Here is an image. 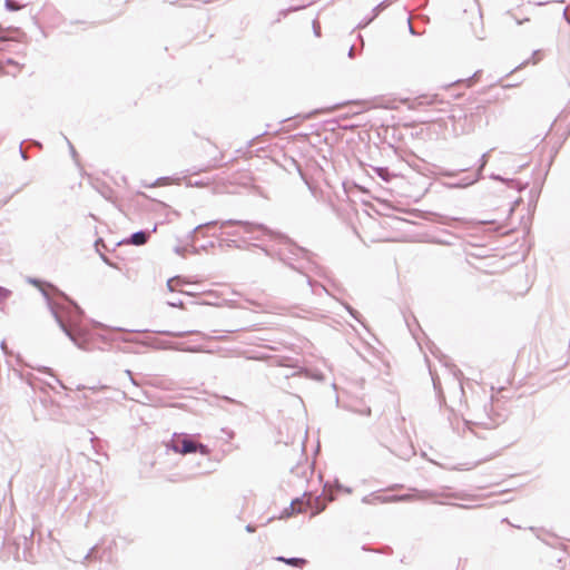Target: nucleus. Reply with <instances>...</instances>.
<instances>
[{"instance_id": "nucleus-7", "label": "nucleus", "mask_w": 570, "mask_h": 570, "mask_svg": "<svg viewBox=\"0 0 570 570\" xmlns=\"http://www.w3.org/2000/svg\"><path fill=\"white\" fill-rule=\"evenodd\" d=\"M374 171L376 173V175L379 177H381L383 180L385 181H390L394 175H392L387 168H384V167H375L374 168Z\"/></svg>"}, {"instance_id": "nucleus-3", "label": "nucleus", "mask_w": 570, "mask_h": 570, "mask_svg": "<svg viewBox=\"0 0 570 570\" xmlns=\"http://www.w3.org/2000/svg\"><path fill=\"white\" fill-rule=\"evenodd\" d=\"M21 70L22 65L13 61L12 59L0 61V76H17Z\"/></svg>"}, {"instance_id": "nucleus-4", "label": "nucleus", "mask_w": 570, "mask_h": 570, "mask_svg": "<svg viewBox=\"0 0 570 570\" xmlns=\"http://www.w3.org/2000/svg\"><path fill=\"white\" fill-rule=\"evenodd\" d=\"M276 560L281 561V562H284V563L288 564V566H292V567H297V568H303L307 563V560L303 559V558H289V559H286V558H283V557H278Z\"/></svg>"}, {"instance_id": "nucleus-8", "label": "nucleus", "mask_w": 570, "mask_h": 570, "mask_svg": "<svg viewBox=\"0 0 570 570\" xmlns=\"http://www.w3.org/2000/svg\"><path fill=\"white\" fill-rule=\"evenodd\" d=\"M18 30L17 29H13V28H2L0 26V40L1 41H7V40H14L16 38L14 37H11L9 36L10 33L12 32H17Z\"/></svg>"}, {"instance_id": "nucleus-13", "label": "nucleus", "mask_w": 570, "mask_h": 570, "mask_svg": "<svg viewBox=\"0 0 570 570\" xmlns=\"http://www.w3.org/2000/svg\"><path fill=\"white\" fill-rule=\"evenodd\" d=\"M173 282H174V279H169L167 283L170 291H173Z\"/></svg>"}, {"instance_id": "nucleus-12", "label": "nucleus", "mask_w": 570, "mask_h": 570, "mask_svg": "<svg viewBox=\"0 0 570 570\" xmlns=\"http://www.w3.org/2000/svg\"><path fill=\"white\" fill-rule=\"evenodd\" d=\"M7 7L11 8V9H17V7H14L10 0L7 1Z\"/></svg>"}, {"instance_id": "nucleus-6", "label": "nucleus", "mask_w": 570, "mask_h": 570, "mask_svg": "<svg viewBox=\"0 0 570 570\" xmlns=\"http://www.w3.org/2000/svg\"><path fill=\"white\" fill-rule=\"evenodd\" d=\"M148 235L144 232H137L131 235L129 243L136 246H140L147 243Z\"/></svg>"}, {"instance_id": "nucleus-10", "label": "nucleus", "mask_w": 570, "mask_h": 570, "mask_svg": "<svg viewBox=\"0 0 570 570\" xmlns=\"http://www.w3.org/2000/svg\"><path fill=\"white\" fill-rule=\"evenodd\" d=\"M194 331H181V332H173V333H169L170 335L173 336H177V337H181V336H185V335H188V334H193Z\"/></svg>"}, {"instance_id": "nucleus-5", "label": "nucleus", "mask_w": 570, "mask_h": 570, "mask_svg": "<svg viewBox=\"0 0 570 570\" xmlns=\"http://www.w3.org/2000/svg\"><path fill=\"white\" fill-rule=\"evenodd\" d=\"M325 508H326V504L324 503V501L321 498H318V497L313 498L312 507H309L312 517L321 513L322 511L325 510Z\"/></svg>"}, {"instance_id": "nucleus-14", "label": "nucleus", "mask_w": 570, "mask_h": 570, "mask_svg": "<svg viewBox=\"0 0 570 570\" xmlns=\"http://www.w3.org/2000/svg\"><path fill=\"white\" fill-rule=\"evenodd\" d=\"M8 69H9L10 71H14V68H13V67H8Z\"/></svg>"}, {"instance_id": "nucleus-1", "label": "nucleus", "mask_w": 570, "mask_h": 570, "mask_svg": "<svg viewBox=\"0 0 570 570\" xmlns=\"http://www.w3.org/2000/svg\"><path fill=\"white\" fill-rule=\"evenodd\" d=\"M312 503L313 497L304 494L302 498L293 500L289 507L283 511L281 518H289L298 513H305L309 511Z\"/></svg>"}, {"instance_id": "nucleus-9", "label": "nucleus", "mask_w": 570, "mask_h": 570, "mask_svg": "<svg viewBox=\"0 0 570 570\" xmlns=\"http://www.w3.org/2000/svg\"><path fill=\"white\" fill-rule=\"evenodd\" d=\"M223 158V154L216 150V155L213 159V163L207 166V169L212 170L218 168L222 165Z\"/></svg>"}, {"instance_id": "nucleus-2", "label": "nucleus", "mask_w": 570, "mask_h": 570, "mask_svg": "<svg viewBox=\"0 0 570 570\" xmlns=\"http://www.w3.org/2000/svg\"><path fill=\"white\" fill-rule=\"evenodd\" d=\"M173 450L179 454H188L199 452L204 455L208 454V449L206 445L196 443L189 439H183L173 444Z\"/></svg>"}, {"instance_id": "nucleus-11", "label": "nucleus", "mask_w": 570, "mask_h": 570, "mask_svg": "<svg viewBox=\"0 0 570 570\" xmlns=\"http://www.w3.org/2000/svg\"><path fill=\"white\" fill-rule=\"evenodd\" d=\"M58 322H59L61 328L71 337V333L68 330V327L66 326V324L60 318H58Z\"/></svg>"}]
</instances>
